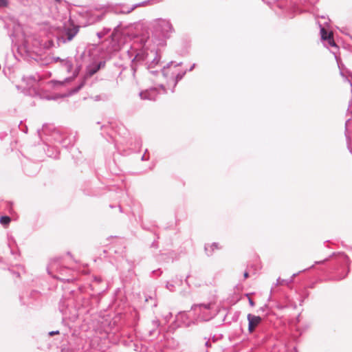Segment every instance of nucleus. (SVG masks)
Returning a JSON list of instances; mask_svg holds the SVG:
<instances>
[{"instance_id": "obj_1", "label": "nucleus", "mask_w": 352, "mask_h": 352, "mask_svg": "<svg viewBox=\"0 0 352 352\" xmlns=\"http://www.w3.org/2000/svg\"><path fill=\"white\" fill-rule=\"evenodd\" d=\"M213 304L212 302L194 304L192 305L190 311L195 316V320L198 322L208 321L213 318L212 309Z\"/></svg>"}, {"instance_id": "obj_2", "label": "nucleus", "mask_w": 352, "mask_h": 352, "mask_svg": "<svg viewBox=\"0 0 352 352\" xmlns=\"http://www.w3.org/2000/svg\"><path fill=\"white\" fill-rule=\"evenodd\" d=\"M153 30L156 34L164 38H169L174 32V28L170 21L157 19L153 23Z\"/></svg>"}, {"instance_id": "obj_3", "label": "nucleus", "mask_w": 352, "mask_h": 352, "mask_svg": "<svg viewBox=\"0 0 352 352\" xmlns=\"http://www.w3.org/2000/svg\"><path fill=\"white\" fill-rule=\"evenodd\" d=\"M177 320L182 323L186 327H189L191 324H195L197 322L195 320V316L192 312H179L177 316Z\"/></svg>"}, {"instance_id": "obj_4", "label": "nucleus", "mask_w": 352, "mask_h": 352, "mask_svg": "<svg viewBox=\"0 0 352 352\" xmlns=\"http://www.w3.org/2000/svg\"><path fill=\"white\" fill-rule=\"evenodd\" d=\"M161 0H147L142 1L140 3L134 4L131 7H127L126 6H122L120 10H118L116 9V12L121 14H129L133 10H134L136 8L139 6H144L148 4H153L160 2Z\"/></svg>"}, {"instance_id": "obj_5", "label": "nucleus", "mask_w": 352, "mask_h": 352, "mask_svg": "<svg viewBox=\"0 0 352 352\" xmlns=\"http://www.w3.org/2000/svg\"><path fill=\"white\" fill-rule=\"evenodd\" d=\"M149 56V54L144 50H139L134 58L132 59V65L131 67L133 70H135V66L137 64H140L146 60H147Z\"/></svg>"}, {"instance_id": "obj_6", "label": "nucleus", "mask_w": 352, "mask_h": 352, "mask_svg": "<svg viewBox=\"0 0 352 352\" xmlns=\"http://www.w3.org/2000/svg\"><path fill=\"white\" fill-rule=\"evenodd\" d=\"M139 95L142 100H155L157 97L158 91L157 88L152 87L140 92Z\"/></svg>"}, {"instance_id": "obj_7", "label": "nucleus", "mask_w": 352, "mask_h": 352, "mask_svg": "<svg viewBox=\"0 0 352 352\" xmlns=\"http://www.w3.org/2000/svg\"><path fill=\"white\" fill-rule=\"evenodd\" d=\"M247 319L248 321V331L252 333L255 328L261 323L262 318L260 316H255L251 314H248Z\"/></svg>"}, {"instance_id": "obj_8", "label": "nucleus", "mask_w": 352, "mask_h": 352, "mask_svg": "<svg viewBox=\"0 0 352 352\" xmlns=\"http://www.w3.org/2000/svg\"><path fill=\"white\" fill-rule=\"evenodd\" d=\"M60 66L65 69L69 74H72L74 76L78 74L76 69L74 70V63L72 58L67 57L63 60H60Z\"/></svg>"}, {"instance_id": "obj_9", "label": "nucleus", "mask_w": 352, "mask_h": 352, "mask_svg": "<svg viewBox=\"0 0 352 352\" xmlns=\"http://www.w3.org/2000/svg\"><path fill=\"white\" fill-rule=\"evenodd\" d=\"M78 29L77 28H74L72 30L67 29L65 32V36H62V39L63 40V43H65L67 41H70L73 39V38L76 36V34L78 33Z\"/></svg>"}, {"instance_id": "obj_10", "label": "nucleus", "mask_w": 352, "mask_h": 352, "mask_svg": "<svg viewBox=\"0 0 352 352\" xmlns=\"http://www.w3.org/2000/svg\"><path fill=\"white\" fill-rule=\"evenodd\" d=\"M296 276V274H294L289 279H282L280 278H278L276 280V285H287L289 286V284H291L294 278Z\"/></svg>"}, {"instance_id": "obj_11", "label": "nucleus", "mask_w": 352, "mask_h": 352, "mask_svg": "<svg viewBox=\"0 0 352 352\" xmlns=\"http://www.w3.org/2000/svg\"><path fill=\"white\" fill-rule=\"evenodd\" d=\"M153 54H154L153 58L151 61L147 60V62H146V63L148 64V68L154 67L160 62V56H158L157 53L154 52Z\"/></svg>"}, {"instance_id": "obj_12", "label": "nucleus", "mask_w": 352, "mask_h": 352, "mask_svg": "<svg viewBox=\"0 0 352 352\" xmlns=\"http://www.w3.org/2000/svg\"><path fill=\"white\" fill-rule=\"evenodd\" d=\"M338 259L340 261L343 263L344 265H345L346 266H348L349 265V258L347 256V255H346L345 254H344V253L339 254Z\"/></svg>"}, {"instance_id": "obj_13", "label": "nucleus", "mask_w": 352, "mask_h": 352, "mask_svg": "<svg viewBox=\"0 0 352 352\" xmlns=\"http://www.w3.org/2000/svg\"><path fill=\"white\" fill-rule=\"evenodd\" d=\"M329 46L331 47H337L333 37V32H330L327 36V39L326 40Z\"/></svg>"}, {"instance_id": "obj_14", "label": "nucleus", "mask_w": 352, "mask_h": 352, "mask_svg": "<svg viewBox=\"0 0 352 352\" xmlns=\"http://www.w3.org/2000/svg\"><path fill=\"white\" fill-rule=\"evenodd\" d=\"M329 32H327V31L325 30L324 27H322L320 25V34H321V38L323 41H326L327 39V36Z\"/></svg>"}, {"instance_id": "obj_15", "label": "nucleus", "mask_w": 352, "mask_h": 352, "mask_svg": "<svg viewBox=\"0 0 352 352\" xmlns=\"http://www.w3.org/2000/svg\"><path fill=\"white\" fill-rule=\"evenodd\" d=\"M10 218L8 216H3L0 218V223L2 225H7L10 223Z\"/></svg>"}, {"instance_id": "obj_16", "label": "nucleus", "mask_w": 352, "mask_h": 352, "mask_svg": "<svg viewBox=\"0 0 352 352\" xmlns=\"http://www.w3.org/2000/svg\"><path fill=\"white\" fill-rule=\"evenodd\" d=\"M186 73V71H184L183 72L178 73V74H177L175 75V85H176L179 80L182 79V78L184 76Z\"/></svg>"}, {"instance_id": "obj_17", "label": "nucleus", "mask_w": 352, "mask_h": 352, "mask_svg": "<svg viewBox=\"0 0 352 352\" xmlns=\"http://www.w3.org/2000/svg\"><path fill=\"white\" fill-rule=\"evenodd\" d=\"M100 67L98 65V66H95L94 68L93 69H88V73L90 76L94 74L98 69H99Z\"/></svg>"}, {"instance_id": "obj_18", "label": "nucleus", "mask_w": 352, "mask_h": 352, "mask_svg": "<svg viewBox=\"0 0 352 352\" xmlns=\"http://www.w3.org/2000/svg\"><path fill=\"white\" fill-rule=\"evenodd\" d=\"M111 29H107V32H97V36H98V38H102L104 35H106L107 34H108L109 32H110Z\"/></svg>"}, {"instance_id": "obj_19", "label": "nucleus", "mask_w": 352, "mask_h": 352, "mask_svg": "<svg viewBox=\"0 0 352 352\" xmlns=\"http://www.w3.org/2000/svg\"><path fill=\"white\" fill-rule=\"evenodd\" d=\"M84 85H85V82H84V80H82L77 87L74 88L72 90V93L78 92L84 86Z\"/></svg>"}, {"instance_id": "obj_20", "label": "nucleus", "mask_w": 352, "mask_h": 352, "mask_svg": "<svg viewBox=\"0 0 352 352\" xmlns=\"http://www.w3.org/2000/svg\"><path fill=\"white\" fill-rule=\"evenodd\" d=\"M173 62H170L169 63L167 64L166 67H164L163 73L164 75H166V76L168 75V74L166 73V69H168L171 65H173Z\"/></svg>"}, {"instance_id": "obj_21", "label": "nucleus", "mask_w": 352, "mask_h": 352, "mask_svg": "<svg viewBox=\"0 0 352 352\" xmlns=\"http://www.w3.org/2000/svg\"><path fill=\"white\" fill-rule=\"evenodd\" d=\"M8 3V0H0V7H6Z\"/></svg>"}, {"instance_id": "obj_22", "label": "nucleus", "mask_w": 352, "mask_h": 352, "mask_svg": "<svg viewBox=\"0 0 352 352\" xmlns=\"http://www.w3.org/2000/svg\"><path fill=\"white\" fill-rule=\"evenodd\" d=\"M210 248L212 249V252L214 250V249H218L219 247H218V243H213L211 245H210Z\"/></svg>"}, {"instance_id": "obj_23", "label": "nucleus", "mask_w": 352, "mask_h": 352, "mask_svg": "<svg viewBox=\"0 0 352 352\" xmlns=\"http://www.w3.org/2000/svg\"><path fill=\"white\" fill-rule=\"evenodd\" d=\"M166 287H167V289H168L170 291H173V290H174V287H175V286H174V285H173V284H170V283H168L166 284Z\"/></svg>"}, {"instance_id": "obj_24", "label": "nucleus", "mask_w": 352, "mask_h": 352, "mask_svg": "<svg viewBox=\"0 0 352 352\" xmlns=\"http://www.w3.org/2000/svg\"><path fill=\"white\" fill-rule=\"evenodd\" d=\"M248 301H249V304H250V305L251 307H254V301L252 300V298H249V300H248Z\"/></svg>"}, {"instance_id": "obj_25", "label": "nucleus", "mask_w": 352, "mask_h": 352, "mask_svg": "<svg viewBox=\"0 0 352 352\" xmlns=\"http://www.w3.org/2000/svg\"><path fill=\"white\" fill-rule=\"evenodd\" d=\"M58 333H59L58 331H52L50 332V336H54V335L58 334Z\"/></svg>"}, {"instance_id": "obj_26", "label": "nucleus", "mask_w": 352, "mask_h": 352, "mask_svg": "<svg viewBox=\"0 0 352 352\" xmlns=\"http://www.w3.org/2000/svg\"><path fill=\"white\" fill-rule=\"evenodd\" d=\"M54 61L59 62L60 63V60H63V59L59 57H55V58H54Z\"/></svg>"}, {"instance_id": "obj_27", "label": "nucleus", "mask_w": 352, "mask_h": 352, "mask_svg": "<svg viewBox=\"0 0 352 352\" xmlns=\"http://www.w3.org/2000/svg\"><path fill=\"white\" fill-rule=\"evenodd\" d=\"M243 276L245 278H247L249 276V274L248 272H245Z\"/></svg>"}, {"instance_id": "obj_28", "label": "nucleus", "mask_w": 352, "mask_h": 352, "mask_svg": "<svg viewBox=\"0 0 352 352\" xmlns=\"http://www.w3.org/2000/svg\"><path fill=\"white\" fill-rule=\"evenodd\" d=\"M195 67V64L194 63L191 67L189 69V71H192Z\"/></svg>"}, {"instance_id": "obj_29", "label": "nucleus", "mask_w": 352, "mask_h": 352, "mask_svg": "<svg viewBox=\"0 0 352 352\" xmlns=\"http://www.w3.org/2000/svg\"><path fill=\"white\" fill-rule=\"evenodd\" d=\"M153 322L155 323V325H156L157 327L159 326V321L158 320L153 321Z\"/></svg>"}, {"instance_id": "obj_30", "label": "nucleus", "mask_w": 352, "mask_h": 352, "mask_svg": "<svg viewBox=\"0 0 352 352\" xmlns=\"http://www.w3.org/2000/svg\"><path fill=\"white\" fill-rule=\"evenodd\" d=\"M171 316H172L171 313H168V314L166 316V318L168 319V318H170Z\"/></svg>"}, {"instance_id": "obj_31", "label": "nucleus", "mask_w": 352, "mask_h": 352, "mask_svg": "<svg viewBox=\"0 0 352 352\" xmlns=\"http://www.w3.org/2000/svg\"><path fill=\"white\" fill-rule=\"evenodd\" d=\"M206 346L207 347H208V346H210V345H209V341L206 342Z\"/></svg>"}, {"instance_id": "obj_32", "label": "nucleus", "mask_w": 352, "mask_h": 352, "mask_svg": "<svg viewBox=\"0 0 352 352\" xmlns=\"http://www.w3.org/2000/svg\"><path fill=\"white\" fill-rule=\"evenodd\" d=\"M350 120H351V119H350V118H349V119H348V120H346V126L348 124V123L350 122Z\"/></svg>"}, {"instance_id": "obj_33", "label": "nucleus", "mask_w": 352, "mask_h": 352, "mask_svg": "<svg viewBox=\"0 0 352 352\" xmlns=\"http://www.w3.org/2000/svg\"><path fill=\"white\" fill-rule=\"evenodd\" d=\"M182 65V63H177L176 65H175V67H177V66H179V65Z\"/></svg>"}, {"instance_id": "obj_34", "label": "nucleus", "mask_w": 352, "mask_h": 352, "mask_svg": "<svg viewBox=\"0 0 352 352\" xmlns=\"http://www.w3.org/2000/svg\"><path fill=\"white\" fill-rule=\"evenodd\" d=\"M142 160H145V154H144V155H142Z\"/></svg>"}, {"instance_id": "obj_35", "label": "nucleus", "mask_w": 352, "mask_h": 352, "mask_svg": "<svg viewBox=\"0 0 352 352\" xmlns=\"http://www.w3.org/2000/svg\"><path fill=\"white\" fill-rule=\"evenodd\" d=\"M205 250H206V252H208V246H205Z\"/></svg>"}, {"instance_id": "obj_36", "label": "nucleus", "mask_w": 352, "mask_h": 352, "mask_svg": "<svg viewBox=\"0 0 352 352\" xmlns=\"http://www.w3.org/2000/svg\"><path fill=\"white\" fill-rule=\"evenodd\" d=\"M50 265H51V266H52V267H54V265H55V263L52 262V263H50Z\"/></svg>"}, {"instance_id": "obj_37", "label": "nucleus", "mask_w": 352, "mask_h": 352, "mask_svg": "<svg viewBox=\"0 0 352 352\" xmlns=\"http://www.w3.org/2000/svg\"><path fill=\"white\" fill-rule=\"evenodd\" d=\"M107 29H108V28H104V29H103V30H102V32H107Z\"/></svg>"}, {"instance_id": "obj_38", "label": "nucleus", "mask_w": 352, "mask_h": 352, "mask_svg": "<svg viewBox=\"0 0 352 352\" xmlns=\"http://www.w3.org/2000/svg\"><path fill=\"white\" fill-rule=\"evenodd\" d=\"M55 1H57V2H60V0H55Z\"/></svg>"}]
</instances>
